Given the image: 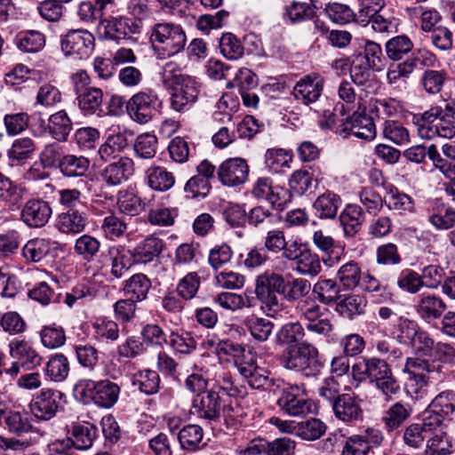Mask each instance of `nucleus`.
<instances>
[{
	"label": "nucleus",
	"instance_id": "1",
	"mask_svg": "<svg viewBox=\"0 0 455 455\" xmlns=\"http://www.w3.org/2000/svg\"><path fill=\"white\" fill-rule=\"evenodd\" d=\"M162 81L171 91V107L173 110H188L197 100L199 90L191 76L184 75L174 61L165 63L162 71Z\"/></svg>",
	"mask_w": 455,
	"mask_h": 455
},
{
	"label": "nucleus",
	"instance_id": "2",
	"mask_svg": "<svg viewBox=\"0 0 455 455\" xmlns=\"http://www.w3.org/2000/svg\"><path fill=\"white\" fill-rule=\"evenodd\" d=\"M413 124L423 139H451L455 136V103L446 104L444 108L434 107L420 116H414Z\"/></svg>",
	"mask_w": 455,
	"mask_h": 455
},
{
	"label": "nucleus",
	"instance_id": "3",
	"mask_svg": "<svg viewBox=\"0 0 455 455\" xmlns=\"http://www.w3.org/2000/svg\"><path fill=\"white\" fill-rule=\"evenodd\" d=\"M149 41L160 58H170L181 52L187 44L184 28L172 22H159L150 30Z\"/></svg>",
	"mask_w": 455,
	"mask_h": 455
},
{
	"label": "nucleus",
	"instance_id": "4",
	"mask_svg": "<svg viewBox=\"0 0 455 455\" xmlns=\"http://www.w3.org/2000/svg\"><path fill=\"white\" fill-rule=\"evenodd\" d=\"M74 391L84 403L93 402L99 407L109 409L117 402L120 387L108 379H83L75 385Z\"/></svg>",
	"mask_w": 455,
	"mask_h": 455
},
{
	"label": "nucleus",
	"instance_id": "5",
	"mask_svg": "<svg viewBox=\"0 0 455 455\" xmlns=\"http://www.w3.org/2000/svg\"><path fill=\"white\" fill-rule=\"evenodd\" d=\"M386 65V58L379 44L365 40L363 52L358 53L350 68V76L354 83L363 84L369 80L371 71H381Z\"/></svg>",
	"mask_w": 455,
	"mask_h": 455
},
{
	"label": "nucleus",
	"instance_id": "6",
	"mask_svg": "<svg viewBox=\"0 0 455 455\" xmlns=\"http://www.w3.org/2000/svg\"><path fill=\"white\" fill-rule=\"evenodd\" d=\"M283 365L291 370L303 371L305 375H315L322 363L317 349L310 343H292L283 353Z\"/></svg>",
	"mask_w": 455,
	"mask_h": 455
},
{
	"label": "nucleus",
	"instance_id": "7",
	"mask_svg": "<svg viewBox=\"0 0 455 455\" xmlns=\"http://www.w3.org/2000/svg\"><path fill=\"white\" fill-rule=\"evenodd\" d=\"M415 351V358H410L408 363L419 370L433 371L435 361L448 363H455V347L450 343H411Z\"/></svg>",
	"mask_w": 455,
	"mask_h": 455
},
{
	"label": "nucleus",
	"instance_id": "8",
	"mask_svg": "<svg viewBox=\"0 0 455 455\" xmlns=\"http://www.w3.org/2000/svg\"><path fill=\"white\" fill-rule=\"evenodd\" d=\"M283 275L275 273L259 275L256 279L255 292L263 311L269 316H275L283 307L282 294Z\"/></svg>",
	"mask_w": 455,
	"mask_h": 455
},
{
	"label": "nucleus",
	"instance_id": "9",
	"mask_svg": "<svg viewBox=\"0 0 455 455\" xmlns=\"http://www.w3.org/2000/svg\"><path fill=\"white\" fill-rule=\"evenodd\" d=\"M216 344V353L221 361L231 359L241 375H251L257 365V352L250 343H210Z\"/></svg>",
	"mask_w": 455,
	"mask_h": 455
},
{
	"label": "nucleus",
	"instance_id": "10",
	"mask_svg": "<svg viewBox=\"0 0 455 455\" xmlns=\"http://www.w3.org/2000/svg\"><path fill=\"white\" fill-rule=\"evenodd\" d=\"M365 366L369 382L374 385L387 400L392 399L400 392V384L386 361L379 358L365 359Z\"/></svg>",
	"mask_w": 455,
	"mask_h": 455
},
{
	"label": "nucleus",
	"instance_id": "11",
	"mask_svg": "<svg viewBox=\"0 0 455 455\" xmlns=\"http://www.w3.org/2000/svg\"><path fill=\"white\" fill-rule=\"evenodd\" d=\"M161 105L162 101L156 92L152 90L141 91L129 99L126 112L132 121L145 124L158 113Z\"/></svg>",
	"mask_w": 455,
	"mask_h": 455
},
{
	"label": "nucleus",
	"instance_id": "12",
	"mask_svg": "<svg viewBox=\"0 0 455 455\" xmlns=\"http://www.w3.org/2000/svg\"><path fill=\"white\" fill-rule=\"evenodd\" d=\"M277 405L291 416H304L310 412L311 403L302 386L289 385L282 389Z\"/></svg>",
	"mask_w": 455,
	"mask_h": 455
},
{
	"label": "nucleus",
	"instance_id": "13",
	"mask_svg": "<svg viewBox=\"0 0 455 455\" xmlns=\"http://www.w3.org/2000/svg\"><path fill=\"white\" fill-rule=\"evenodd\" d=\"M251 195L258 200L267 201L274 208L280 210L291 201L290 191L275 184L269 177L258 178L253 184Z\"/></svg>",
	"mask_w": 455,
	"mask_h": 455
},
{
	"label": "nucleus",
	"instance_id": "14",
	"mask_svg": "<svg viewBox=\"0 0 455 455\" xmlns=\"http://www.w3.org/2000/svg\"><path fill=\"white\" fill-rule=\"evenodd\" d=\"M10 355L14 361L5 372L12 378L19 376L20 367L32 370L40 365L43 359L30 343H10Z\"/></svg>",
	"mask_w": 455,
	"mask_h": 455
},
{
	"label": "nucleus",
	"instance_id": "15",
	"mask_svg": "<svg viewBox=\"0 0 455 455\" xmlns=\"http://www.w3.org/2000/svg\"><path fill=\"white\" fill-rule=\"evenodd\" d=\"M427 426L440 427L445 419L455 416V392L444 391L437 395L425 411Z\"/></svg>",
	"mask_w": 455,
	"mask_h": 455
},
{
	"label": "nucleus",
	"instance_id": "16",
	"mask_svg": "<svg viewBox=\"0 0 455 455\" xmlns=\"http://www.w3.org/2000/svg\"><path fill=\"white\" fill-rule=\"evenodd\" d=\"M64 395L52 388H43L30 402L32 414L42 420L52 419L59 411Z\"/></svg>",
	"mask_w": 455,
	"mask_h": 455
},
{
	"label": "nucleus",
	"instance_id": "17",
	"mask_svg": "<svg viewBox=\"0 0 455 455\" xmlns=\"http://www.w3.org/2000/svg\"><path fill=\"white\" fill-rule=\"evenodd\" d=\"M61 49L66 55L86 59L93 52L94 36L85 29H71L61 39Z\"/></svg>",
	"mask_w": 455,
	"mask_h": 455
},
{
	"label": "nucleus",
	"instance_id": "18",
	"mask_svg": "<svg viewBox=\"0 0 455 455\" xmlns=\"http://www.w3.org/2000/svg\"><path fill=\"white\" fill-rule=\"evenodd\" d=\"M217 175L223 186L238 187L248 180L249 165L243 158H228L220 164Z\"/></svg>",
	"mask_w": 455,
	"mask_h": 455
},
{
	"label": "nucleus",
	"instance_id": "19",
	"mask_svg": "<svg viewBox=\"0 0 455 455\" xmlns=\"http://www.w3.org/2000/svg\"><path fill=\"white\" fill-rule=\"evenodd\" d=\"M133 160L127 156H122L107 164L100 172V178L106 187L115 188L126 182L133 175Z\"/></svg>",
	"mask_w": 455,
	"mask_h": 455
},
{
	"label": "nucleus",
	"instance_id": "20",
	"mask_svg": "<svg viewBox=\"0 0 455 455\" xmlns=\"http://www.w3.org/2000/svg\"><path fill=\"white\" fill-rule=\"evenodd\" d=\"M52 213L50 204L40 198L29 199L23 205L20 220L31 228H39L46 225Z\"/></svg>",
	"mask_w": 455,
	"mask_h": 455
},
{
	"label": "nucleus",
	"instance_id": "21",
	"mask_svg": "<svg viewBox=\"0 0 455 455\" xmlns=\"http://www.w3.org/2000/svg\"><path fill=\"white\" fill-rule=\"evenodd\" d=\"M221 409L222 404L219 391L212 388L196 395L193 400L191 412L198 418L213 421L220 418Z\"/></svg>",
	"mask_w": 455,
	"mask_h": 455
},
{
	"label": "nucleus",
	"instance_id": "22",
	"mask_svg": "<svg viewBox=\"0 0 455 455\" xmlns=\"http://www.w3.org/2000/svg\"><path fill=\"white\" fill-rule=\"evenodd\" d=\"M324 86V79L313 73L301 77L293 88V96L305 105L315 102L321 96Z\"/></svg>",
	"mask_w": 455,
	"mask_h": 455
},
{
	"label": "nucleus",
	"instance_id": "23",
	"mask_svg": "<svg viewBox=\"0 0 455 455\" xmlns=\"http://www.w3.org/2000/svg\"><path fill=\"white\" fill-rule=\"evenodd\" d=\"M365 109L363 107L353 111L352 116L346 118L344 130L359 139L371 140L376 137V126L372 117L366 115Z\"/></svg>",
	"mask_w": 455,
	"mask_h": 455
},
{
	"label": "nucleus",
	"instance_id": "24",
	"mask_svg": "<svg viewBox=\"0 0 455 455\" xmlns=\"http://www.w3.org/2000/svg\"><path fill=\"white\" fill-rule=\"evenodd\" d=\"M108 267L113 277L122 278L134 264L132 251L124 245H113L108 250Z\"/></svg>",
	"mask_w": 455,
	"mask_h": 455
},
{
	"label": "nucleus",
	"instance_id": "25",
	"mask_svg": "<svg viewBox=\"0 0 455 455\" xmlns=\"http://www.w3.org/2000/svg\"><path fill=\"white\" fill-rule=\"evenodd\" d=\"M55 226L61 234L76 235L85 229L87 226V217L84 212L76 209H70L57 216Z\"/></svg>",
	"mask_w": 455,
	"mask_h": 455
},
{
	"label": "nucleus",
	"instance_id": "26",
	"mask_svg": "<svg viewBox=\"0 0 455 455\" xmlns=\"http://www.w3.org/2000/svg\"><path fill=\"white\" fill-rule=\"evenodd\" d=\"M331 407L335 416L346 423H352L363 416V411L356 397L350 394H342Z\"/></svg>",
	"mask_w": 455,
	"mask_h": 455
},
{
	"label": "nucleus",
	"instance_id": "27",
	"mask_svg": "<svg viewBox=\"0 0 455 455\" xmlns=\"http://www.w3.org/2000/svg\"><path fill=\"white\" fill-rule=\"evenodd\" d=\"M415 309L425 321L439 318L446 309L443 299L435 294L424 292L418 297Z\"/></svg>",
	"mask_w": 455,
	"mask_h": 455
},
{
	"label": "nucleus",
	"instance_id": "28",
	"mask_svg": "<svg viewBox=\"0 0 455 455\" xmlns=\"http://www.w3.org/2000/svg\"><path fill=\"white\" fill-rule=\"evenodd\" d=\"M152 198H142L132 190H120L117 194V207L119 211L128 216L134 217L140 214L150 205Z\"/></svg>",
	"mask_w": 455,
	"mask_h": 455
},
{
	"label": "nucleus",
	"instance_id": "29",
	"mask_svg": "<svg viewBox=\"0 0 455 455\" xmlns=\"http://www.w3.org/2000/svg\"><path fill=\"white\" fill-rule=\"evenodd\" d=\"M72 129L71 118L65 110H60L49 116L44 131L57 141L65 142Z\"/></svg>",
	"mask_w": 455,
	"mask_h": 455
},
{
	"label": "nucleus",
	"instance_id": "30",
	"mask_svg": "<svg viewBox=\"0 0 455 455\" xmlns=\"http://www.w3.org/2000/svg\"><path fill=\"white\" fill-rule=\"evenodd\" d=\"M389 338L400 341H428L431 339L416 322L409 319H400V323L394 328Z\"/></svg>",
	"mask_w": 455,
	"mask_h": 455
},
{
	"label": "nucleus",
	"instance_id": "31",
	"mask_svg": "<svg viewBox=\"0 0 455 455\" xmlns=\"http://www.w3.org/2000/svg\"><path fill=\"white\" fill-rule=\"evenodd\" d=\"M145 175L148 186L154 191L166 192L175 184L173 173L163 166L152 165L147 169Z\"/></svg>",
	"mask_w": 455,
	"mask_h": 455
},
{
	"label": "nucleus",
	"instance_id": "32",
	"mask_svg": "<svg viewBox=\"0 0 455 455\" xmlns=\"http://www.w3.org/2000/svg\"><path fill=\"white\" fill-rule=\"evenodd\" d=\"M367 306L366 299L360 294H347L339 297L336 304L337 313L344 318L352 320L364 314Z\"/></svg>",
	"mask_w": 455,
	"mask_h": 455
},
{
	"label": "nucleus",
	"instance_id": "33",
	"mask_svg": "<svg viewBox=\"0 0 455 455\" xmlns=\"http://www.w3.org/2000/svg\"><path fill=\"white\" fill-rule=\"evenodd\" d=\"M97 436V427L87 421L74 424L70 431V438L77 450L91 448Z\"/></svg>",
	"mask_w": 455,
	"mask_h": 455
},
{
	"label": "nucleus",
	"instance_id": "34",
	"mask_svg": "<svg viewBox=\"0 0 455 455\" xmlns=\"http://www.w3.org/2000/svg\"><path fill=\"white\" fill-rule=\"evenodd\" d=\"M103 98V91L94 86L76 95L78 107L84 116L102 112Z\"/></svg>",
	"mask_w": 455,
	"mask_h": 455
},
{
	"label": "nucleus",
	"instance_id": "35",
	"mask_svg": "<svg viewBox=\"0 0 455 455\" xmlns=\"http://www.w3.org/2000/svg\"><path fill=\"white\" fill-rule=\"evenodd\" d=\"M163 242L155 236H148L140 242L132 251L134 263H148L157 257L163 250Z\"/></svg>",
	"mask_w": 455,
	"mask_h": 455
},
{
	"label": "nucleus",
	"instance_id": "36",
	"mask_svg": "<svg viewBox=\"0 0 455 455\" xmlns=\"http://www.w3.org/2000/svg\"><path fill=\"white\" fill-rule=\"evenodd\" d=\"M150 288L151 281L147 275L135 274L125 281L123 291L126 298L140 302L147 299Z\"/></svg>",
	"mask_w": 455,
	"mask_h": 455
},
{
	"label": "nucleus",
	"instance_id": "37",
	"mask_svg": "<svg viewBox=\"0 0 455 455\" xmlns=\"http://www.w3.org/2000/svg\"><path fill=\"white\" fill-rule=\"evenodd\" d=\"M341 204L342 200L339 195L327 191L315 200L313 208L320 219H334Z\"/></svg>",
	"mask_w": 455,
	"mask_h": 455
},
{
	"label": "nucleus",
	"instance_id": "38",
	"mask_svg": "<svg viewBox=\"0 0 455 455\" xmlns=\"http://www.w3.org/2000/svg\"><path fill=\"white\" fill-rule=\"evenodd\" d=\"M364 220L363 209L356 204H347L339 215V221L347 236H354Z\"/></svg>",
	"mask_w": 455,
	"mask_h": 455
},
{
	"label": "nucleus",
	"instance_id": "39",
	"mask_svg": "<svg viewBox=\"0 0 455 455\" xmlns=\"http://www.w3.org/2000/svg\"><path fill=\"white\" fill-rule=\"evenodd\" d=\"M101 248L100 241L89 234L81 235L74 243V253L86 262H92Z\"/></svg>",
	"mask_w": 455,
	"mask_h": 455
},
{
	"label": "nucleus",
	"instance_id": "40",
	"mask_svg": "<svg viewBox=\"0 0 455 455\" xmlns=\"http://www.w3.org/2000/svg\"><path fill=\"white\" fill-rule=\"evenodd\" d=\"M338 94L342 103H338L336 109L339 110L342 116L365 107L362 102V99H357L354 87L347 81H344L339 85Z\"/></svg>",
	"mask_w": 455,
	"mask_h": 455
},
{
	"label": "nucleus",
	"instance_id": "41",
	"mask_svg": "<svg viewBox=\"0 0 455 455\" xmlns=\"http://www.w3.org/2000/svg\"><path fill=\"white\" fill-rule=\"evenodd\" d=\"M90 166L87 157L76 155H65L62 162L60 163V173L68 178L82 177L85 175Z\"/></svg>",
	"mask_w": 455,
	"mask_h": 455
},
{
	"label": "nucleus",
	"instance_id": "42",
	"mask_svg": "<svg viewBox=\"0 0 455 455\" xmlns=\"http://www.w3.org/2000/svg\"><path fill=\"white\" fill-rule=\"evenodd\" d=\"M384 203L390 210L404 214L414 212V202L407 194L399 191L396 188H392L385 196Z\"/></svg>",
	"mask_w": 455,
	"mask_h": 455
},
{
	"label": "nucleus",
	"instance_id": "43",
	"mask_svg": "<svg viewBox=\"0 0 455 455\" xmlns=\"http://www.w3.org/2000/svg\"><path fill=\"white\" fill-rule=\"evenodd\" d=\"M435 429H436V427L427 425L426 416H424L422 424H411L406 427L403 434V441L407 445L418 448L426 439L432 435Z\"/></svg>",
	"mask_w": 455,
	"mask_h": 455
},
{
	"label": "nucleus",
	"instance_id": "44",
	"mask_svg": "<svg viewBox=\"0 0 455 455\" xmlns=\"http://www.w3.org/2000/svg\"><path fill=\"white\" fill-rule=\"evenodd\" d=\"M362 275L360 265L348 261L339 268L337 278L345 290L351 291L359 286Z\"/></svg>",
	"mask_w": 455,
	"mask_h": 455
},
{
	"label": "nucleus",
	"instance_id": "45",
	"mask_svg": "<svg viewBox=\"0 0 455 455\" xmlns=\"http://www.w3.org/2000/svg\"><path fill=\"white\" fill-rule=\"evenodd\" d=\"M51 249L50 239L36 237L27 242L22 249V255L28 261L39 262L49 254Z\"/></svg>",
	"mask_w": 455,
	"mask_h": 455
},
{
	"label": "nucleus",
	"instance_id": "46",
	"mask_svg": "<svg viewBox=\"0 0 455 455\" xmlns=\"http://www.w3.org/2000/svg\"><path fill=\"white\" fill-rule=\"evenodd\" d=\"M158 139L151 133L139 135L133 144L135 156L143 160L153 159L157 152Z\"/></svg>",
	"mask_w": 455,
	"mask_h": 455
},
{
	"label": "nucleus",
	"instance_id": "47",
	"mask_svg": "<svg viewBox=\"0 0 455 455\" xmlns=\"http://www.w3.org/2000/svg\"><path fill=\"white\" fill-rule=\"evenodd\" d=\"M381 134L383 138L397 146L405 145L410 142L408 129L395 120H386L381 128Z\"/></svg>",
	"mask_w": 455,
	"mask_h": 455
},
{
	"label": "nucleus",
	"instance_id": "48",
	"mask_svg": "<svg viewBox=\"0 0 455 455\" xmlns=\"http://www.w3.org/2000/svg\"><path fill=\"white\" fill-rule=\"evenodd\" d=\"M203 437V428L198 425H187L178 433L180 447L191 451L200 448Z\"/></svg>",
	"mask_w": 455,
	"mask_h": 455
},
{
	"label": "nucleus",
	"instance_id": "49",
	"mask_svg": "<svg viewBox=\"0 0 455 455\" xmlns=\"http://www.w3.org/2000/svg\"><path fill=\"white\" fill-rule=\"evenodd\" d=\"M411 409L408 404L395 403L386 411L383 421L388 431L398 428L411 415Z\"/></svg>",
	"mask_w": 455,
	"mask_h": 455
},
{
	"label": "nucleus",
	"instance_id": "50",
	"mask_svg": "<svg viewBox=\"0 0 455 455\" xmlns=\"http://www.w3.org/2000/svg\"><path fill=\"white\" fill-rule=\"evenodd\" d=\"M69 363L62 354L52 355L46 363V375L54 382L64 381L69 373Z\"/></svg>",
	"mask_w": 455,
	"mask_h": 455
},
{
	"label": "nucleus",
	"instance_id": "51",
	"mask_svg": "<svg viewBox=\"0 0 455 455\" xmlns=\"http://www.w3.org/2000/svg\"><path fill=\"white\" fill-rule=\"evenodd\" d=\"M295 270L302 275L316 276L322 271L319 256L310 249L304 248V252L296 263Z\"/></svg>",
	"mask_w": 455,
	"mask_h": 455
},
{
	"label": "nucleus",
	"instance_id": "52",
	"mask_svg": "<svg viewBox=\"0 0 455 455\" xmlns=\"http://www.w3.org/2000/svg\"><path fill=\"white\" fill-rule=\"evenodd\" d=\"M132 384L146 395H153L160 387V377L155 371H140L133 375Z\"/></svg>",
	"mask_w": 455,
	"mask_h": 455
},
{
	"label": "nucleus",
	"instance_id": "53",
	"mask_svg": "<svg viewBox=\"0 0 455 455\" xmlns=\"http://www.w3.org/2000/svg\"><path fill=\"white\" fill-rule=\"evenodd\" d=\"M98 30L107 39L120 41L125 38L123 16L100 19Z\"/></svg>",
	"mask_w": 455,
	"mask_h": 455
},
{
	"label": "nucleus",
	"instance_id": "54",
	"mask_svg": "<svg viewBox=\"0 0 455 455\" xmlns=\"http://www.w3.org/2000/svg\"><path fill=\"white\" fill-rule=\"evenodd\" d=\"M401 103L394 98L372 99L370 111L378 118L395 116L401 110Z\"/></svg>",
	"mask_w": 455,
	"mask_h": 455
},
{
	"label": "nucleus",
	"instance_id": "55",
	"mask_svg": "<svg viewBox=\"0 0 455 455\" xmlns=\"http://www.w3.org/2000/svg\"><path fill=\"white\" fill-rule=\"evenodd\" d=\"M412 48V41L404 35L394 36L385 44L387 56L392 60L403 59Z\"/></svg>",
	"mask_w": 455,
	"mask_h": 455
},
{
	"label": "nucleus",
	"instance_id": "56",
	"mask_svg": "<svg viewBox=\"0 0 455 455\" xmlns=\"http://www.w3.org/2000/svg\"><path fill=\"white\" fill-rule=\"evenodd\" d=\"M311 289L310 283L303 278H294L291 282H285L283 277L282 295L288 301H294L306 296Z\"/></svg>",
	"mask_w": 455,
	"mask_h": 455
},
{
	"label": "nucleus",
	"instance_id": "57",
	"mask_svg": "<svg viewBox=\"0 0 455 455\" xmlns=\"http://www.w3.org/2000/svg\"><path fill=\"white\" fill-rule=\"evenodd\" d=\"M339 286L332 279H321L313 288V292L316 294L319 300L329 305L339 299Z\"/></svg>",
	"mask_w": 455,
	"mask_h": 455
},
{
	"label": "nucleus",
	"instance_id": "58",
	"mask_svg": "<svg viewBox=\"0 0 455 455\" xmlns=\"http://www.w3.org/2000/svg\"><path fill=\"white\" fill-rule=\"evenodd\" d=\"M45 36L37 30L20 33L17 41L18 48L25 52H36L44 48Z\"/></svg>",
	"mask_w": 455,
	"mask_h": 455
},
{
	"label": "nucleus",
	"instance_id": "59",
	"mask_svg": "<svg viewBox=\"0 0 455 455\" xmlns=\"http://www.w3.org/2000/svg\"><path fill=\"white\" fill-rule=\"evenodd\" d=\"M220 50L228 60H235L243 55V45L240 39L231 33L223 34L220 40Z\"/></svg>",
	"mask_w": 455,
	"mask_h": 455
},
{
	"label": "nucleus",
	"instance_id": "60",
	"mask_svg": "<svg viewBox=\"0 0 455 455\" xmlns=\"http://www.w3.org/2000/svg\"><path fill=\"white\" fill-rule=\"evenodd\" d=\"M177 216L176 209L159 206L149 209L147 220L153 226L171 227L174 224Z\"/></svg>",
	"mask_w": 455,
	"mask_h": 455
},
{
	"label": "nucleus",
	"instance_id": "61",
	"mask_svg": "<svg viewBox=\"0 0 455 455\" xmlns=\"http://www.w3.org/2000/svg\"><path fill=\"white\" fill-rule=\"evenodd\" d=\"M326 431V425L319 419L312 418L299 422L298 435L302 439L313 441L320 438Z\"/></svg>",
	"mask_w": 455,
	"mask_h": 455
},
{
	"label": "nucleus",
	"instance_id": "62",
	"mask_svg": "<svg viewBox=\"0 0 455 455\" xmlns=\"http://www.w3.org/2000/svg\"><path fill=\"white\" fill-rule=\"evenodd\" d=\"M100 228L108 239L116 240L125 234L127 224L123 219L111 213L104 218Z\"/></svg>",
	"mask_w": 455,
	"mask_h": 455
},
{
	"label": "nucleus",
	"instance_id": "63",
	"mask_svg": "<svg viewBox=\"0 0 455 455\" xmlns=\"http://www.w3.org/2000/svg\"><path fill=\"white\" fill-rule=\"evenodd\" d=\"M35 149V143L30 138H20L13 141L8 150V157L12 161L21 162L29 158Z\"/></svg>",
	"mask_w": 455,
	"mask_h": 455
},
{
	"label": "nucleus",
	"instance_id": "64",
	"mask_svg": "<svg viewBox=\"0 0 455 455\" xmlns=\"http://www.w3.org/2000/svg\"><path fill=\"white\" fill-rule=\"evenodd\" d=\"M200 276L196 272H189L180 280L177 285L178 294L186 300L196 297L200 287Z\"/></svg>",
	"mask_w": 455,
	"mask_h": 455
}]
</instances>
